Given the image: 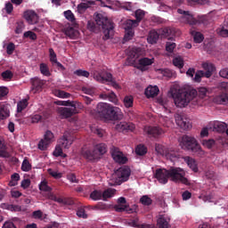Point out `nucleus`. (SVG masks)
Returning a JSON list of instances; mask_svg holds the SVG:
<instances>
[{
	"label": "nucleus",
	"instance_id": "1",
	"mask_svg": "<svg viewBox=\"0 0 228 228\" xmlns=\"http://www.w3.org/2000/svg\"><path fill=\"white\" fill-rule=\"evenodd\" d=\"M96 111L99 117L103 120L113 121L122 120V118H124V114L122 113V110H120V108L108 103H98Z\"/></svg>",
	"mask_w": 228,
	"mask_h": 228
},
{
	"label": "nucleus",
	"instance_id": "2",
	"mask_svg": "<svg viewBox=\"0 0 228 228\" xmlns=\"http://www.w3.org/2000/svg\"><path fill=\"white\" fill-rule=\"evenodd\" d=\"M180 146L182 147V149H183V151H189L199 158H202V156H204L205 154L204 151L200 147V144H199V142H197V139L190 135H183L182 137Z\"/></svg>",
	"mask_w": 228,
	"mask_h": 228
},
{
	"label": "nucleus",
	"instance_id": "3",
	"mask_svg": "<svg viewBox=\"0 0 228 228\" xmlns=\"http://www.w3.org/2000/svg\"><path fill=\"white\" fill-rule=\"evenodd\" d=\"M175 99V104L177 108H186L191 101L197 100V90L194 88L188 89L182 93H178L173 95Z\"/></svg>",
	"mask_w": 228,
	"mask_h": 228
},
{
	"label": "nucleus",
	"instance_id": "4",
	"mask_svg": "<svg viewBox=\"0 0 228 228\" xmlns=\"http://www.w3.org/2000/svg\"><path fill=\"white\" fill-rule=\"evenodd\" d=\"M94 19L97 26H101L102 29H103V35L106 40L111 38L114 33L113 29H115V26L113 25L111 20H110L108 17L104 16V14L102 13H97Z\"/></svg>",
	"mask_w": 228,
	"mask_h": 228
},
{
	"label": "nucleus",
	"instance_id": "5",
	"mask_svg": "<svg viewBox=\"0 0 228 228\" xmlns=\"http://www.w3.org/2000/svg\"><path fill=\"white\" fill-rule=\"evenodd\" d=\"M169 179L173 183H181L186 186L190 185V181L186 178V171L181 167H171L169 168Z\"/></svg>",
	"mask_w": 228,
	"mask_h": 228
},
{
	"label": "nucleus",
	"instance_id": "6",
	"mask_svg": "<svg viewBox=\"0 0 228 228\" xmlns=\"http://www.w3.org/2000/svg\"><path fill=\"white\" fill-rule=\"evenodd\" d=\"M94 79L98 83H110L111 86L116 90L120 89V86L113 79V75L108 71H94L93 74Z\"/></svg>",
	"mask_w": 228,
	"mask_h": 228
},
{
	"label": "nucleus",
	"instance_id": "7",
	"mask_svg": "<svg viewBox=\"0 0 228 228\" xmlns=\"http://www.w3.org/2000/svg\"><path fill=\"white\" fill-rule=\"evenodd\" d=\"M116 182L115 183H110V186H115L121 184L122 183H126V181H129V177L131 175V169L129 167L124 166L122 167H119L118 171L116 172Z\"/></svg>",
	"mask_w": 228,
	"mask_h": 228
},
{
	"label": "nucleus",
	"instance_id": "8",
	"mask_svg": "<svg viewBox=\"0 0 228 228\" xmlns=\"http://www.w3.org/2000/svg\"><path fill=\"white\" fill-rule=\"evenodd\" d=\"M142 54V48H130L127 51V58L125 62V65L127 67H136V60L140 58V55Z\"/></svg>",
	"mask_w": 228,
	"mask_h": 228
},
{
	"label": "nucleus",
	"instance_id": "9",
	"mask_svg": "<svg viewBox=\"0 0 228 228\" xmlns=\"http://www.w3.org/2000/svg\"><path fill=\"white\" fill-rule=\"evenodd\" d=\"M153 175L160 184H167L170 179L169 169L167 168H157Z\"/></svg>",
	"mask_w": 228,
	"mask_h": 228
},
{
	"label": "nucleus",
	"instance_id": "10",
	"mask_svg": "<svg viewBox=\"0 0 228 228\" xmlns=\"http://www.w3.org/2000/svg\"><path fill=\"white\" fill-rule=\"evenodd\" d=\"M81 156L87 161H95L99 159V153L94 148L83 147L81 150Z\"/></svg>",
	"mask_w": 228,
	"mask_h": 228
},
{
	"label": "nucleus",
	"instance_id": "11",
	"mask_svg": "<svg viewBox=\"0 0 228 228\" xmlns=\"http://www.w3.org/2000/svg\"><path fill=\"white\" fill-rule=\"evenodd\" d=\"M53 140H54V134H53L51 130L46 131L44 139H42L38 143V149L40 151H45L47 147L53 143Z\"/></svg>",
	"mask_w": 228,
	"mask_h": 228
},
{
	"label": "nucleus",
	"instance_id": "12",
	"mask_svg": "<svg viewBox=\"0 0 228 228\" xmlns=\"http://www.w3.org/2000/svg\"><path fill=\"white\" fill-rule=\"evenodd\" d=\"M110 153L116 163H119L121 165H126V163H127V158L124 156V153H122L118 148L113 146L110 149Z\"/></svg>",
	"mask_w": 228,
	"mask_h": 228
},
{
	"label": "nucleus",
	"instance_id": "13",
	"mask_svg": "<svg viewBox=\"0 0 228 228\" xmlns=\"http://www.w3.org/2000/svg\"><path fill=\"white\" fill-rule=\"evenodd\" d=\"M58 113L62 118H70L72 115L77 113V109L76 108V105H71L69 108L61 107L58 109Z\"/></svg>",
	"mask_w": 228,
	"mask_h": 228
},
{
	"label": "nucleus",
	"instance_id": "14",
	"mask_svg": "<svg viewBox=\"0 0 228 228\" xmlns=\"http://www.w3.org/2000/svg\"><path fill=\"white\" fill-rule=\"evenodd\" d=\"M175 122L177 126H179V127L184 129L185 131H188V129H191V122L190 121V118L184 116L177 115L175 117Z\"/></svg>",
	"mask_w": 228,
	"mask_h": 228
},
{
	"label": "nucleus",
	"instance_id": "15",
	"mask_svg": "<svg viewBox=\"0 0 228 228\" xmlns=\"http://www.w3.org/2000/svg\"><path fill=\"white\" fill-rule=\"evenodd\" d=\"M74 142V139L69 134H64L58 141V145L62 149H70V145Z\"/></svg>",
	"mask_w": 228,
	"mask_h": 228
},
{
	"label": "nucleus",
	"instance_id": "16",
	"mask_svg": "<svg viewBox=\"0 0 228 228\" xmlns=\"http://www.w3.org/2000/svg\"><path fill=\"white\" fill-rule=\"evenodd\" d=\"M23 17L27 20L28 24L33 25L38 22V14L35 11L28 10L24 12Z\"/></svg>",
	"mask_w": 228,
	"mask_h": 228
},
{
	"label": "nucleus",
	"instance_id": "17",
	"mask_svg": "<svg viewBox=\"0 0 228 228\" xmlns=\"http://www.w3.org/2000/svg\"><path fill=\"white\" fill-rule=\"evenodd\" d=\"M144 133H146L148 136L158 138V136H161L165 132L159 126H145Z\"/></svg>",
	"mask_w": 228,
	"mask_h": 228
},
{
	"label": "nucleus",
	"instance_id": "18",
	"mask_svg": "<svg viewBox=\"0 0 228 228\" xmlns=\"http://www.w3.org/2000/svg\"><path fill=\"white\" fill-rule=\"evenodd\" d=\"M100 98L104 99L105 101H110V102H113V104L118 105V98L113 91L100 94Z\"/></svg>",
	"mask_w": 228,
	"mask_h": 228
},
{
	"label": "nucleus",
	"instance_id": "19",
	"mask_svg": "<svg viewBox=\"0 0 228 228\" xmlns=\"http://www.w3.org/2000/svg\"><path fill=\"white\" fill-rule=\"evenodd\" d=\"M64 35H66V37H69V38H71V40H76V38L79 37V31L74 28V27H67L66 28H64Z\"/></svg>",
	"mask_w": 228,
	"mask_h": 228
},
{
	"label": "nucleus",
	"instance_id": "20",
	"mask_svg": "<svg viewBox=\"0 0 228 228\" xmlns=\"http://www.w3.org/2000/svg\"><path fill=\"white\" fill-rule=\"evenodd\" d=\"M154 63V58L149 59L147 57H143L139 59V66H135L138 70H143V67H149V65H152Z\"/></svg>",
	"mask_w": 228,
	"mask_h": 228
},
{
	"label": "nucleus",
	"instance_id": "21",
	"mask_svg": "<svg viewBox=\"0 0 228 228\" xmlns=\"http://www.w3.org/2000/svg\"><path fill=\"white\" fill-rule=\"evenodd\" d=\"M117 129L122 131L123 133L126 131H134V124L121 122L117 125Z\"/></svg>",
	"mask_w": 228,
	"mask_h": 228
},
{
	"label": "nucleus",
	"instance_id": "22",
	"mask_svg": "<svg viewBox=\"0 0 228 228\" xmlns=\"http://www.w3.org/2000/svg\"><path fill=\"white\" fill-rule=\"evenodd\" d=\"M202 68L205 70L204 71L205 77H211V76H213V72L215 70V65L205 62L202 64Z\"/></svg>",
	"mask_w": 228,
	"mask_h": 228
},
{
	"label": "nucleus",
	"instance_id": "23",
	"mask_svg": "<svg viewBox=\"0 0 228 228\" xmlns=\"http://www.w3.org/2000/svg\"><path fill=\"white\" fill-rule=\"evenodd\" d=\"M158 94H159V88L157 86H150L145 90V95L148 97V99L151 97H156Z\"/></svg>",
	"mask_w": 228,
	"mask_h": 228
},
{
	"label": "nucleus",
	"instance_id": "24",
	"mask_svg": "<svg viewBox=\"0 0 228 228\" xmlns=\"http://www.w3.org/2000/svg\"><path fill=\"white\" fill-rule=\"evenodd\" d=\"M177 12L178 13H180V15H183L188 24H191V25L196 24L195 20L193 19V16L190 14V12L183 11V9H178Z\"/></svg>",
	"mask_w": 228,
	"mask_h": 228
},
{
	"label": "nucleus",
	"instance_id": "25",
	"mask_svg": "<svg viewBox=\"0 0 228 228\" xmlns=\"http://www.w3.org/2000/svg\"><path fill=\"white\" fill-rule=\"evenodd\" d=\"M213 129L216 133H224L227 129V124L222 121H214Z\"/></svg>",
	"mask_w": 228,
	"mask_h": 228
},
{
	"label": "nucleus",
	"instance_id": "26",
	"mask_svg": "<svg viewBox=\"0 0 228 228\" xmlns=\"http://www.w3.org/2000/svg\"><path fill=\"white\" fill-rule=\"evenodd\" d=\"M32 90L35 92H38V90H42V86H44V80L35 77L31 79Z\"/></svg>",
	"mask_w": 228,
	"mask_h": 228
},
{
	"label": "nucleus",
	"instance_id": "27",
	"mask_svg": "<svg viewBox=\"0 0 228 228\" xmlns=\"http://www.w3.org/2000/svg\"><path fill=\"white\" fill-rule=\"evenodd\" d=\"M10 117V109H8V105L0 104V120H4Z\"/></svg>",
	"mask_w": 228,
	"mask_h": 228
},
{
	"label": "nucleus",
	"instance_id": "28",
	"mask_svg": "<svg viewBox=\"0 0 228 228\" xmlns=\"http://www.w3.org/2000/svg\"><path fill=\"white\" fill-rule=\"evenodd\" d=\"M184 161L187 163L188 167L191 168L193 172H199V167H197V161L191 157H184Z\"/></svg>",
	"mask_w": 228,
	"mask_h": 228
},
{
	"label": "nucleus",
	"instance_id": "29",
	"mask_svg": "<svg viewBox=\"0 0 228 228\" xmlns=\"http://www.w3.org/2000/svg\"><path fill=\"white\" fill-rule=\"evenodd\" d=\"M168 222H170V218H167L165 216H161L158 219L157 224L159 228H170Z\"/></svg>",
	"mask_w": 228,
	"mask_h": 228
},
{
	"label": "nucleus",
	"instance_id": "30",
	"mask_svg": "<svg viewBox=\"0 0 228 228\" xmlns=\"http://www.w3.org/2000/svg\"><path fill=\"white\" fill-rule=\"evenodd\" d=\"M114 208L117 213H124V211L128 214L133 213V208H129V205L118 204L114 207Z\"/></svg>",
	"mask_w": 228,
	"mask_h": 228
},
{
	"label": "nucleus",
	"instance_id": "31",
	"mask_svg": "<svg viewBox=\"0 0 228 228\" xmlns=\"http://www.w3.org/2000/svg\"><path fill=\"white\" fill-rule=\"evenodd\" d=\"M94 151L98 153V158L108 152V146L105 143H99L94 147Z\"/></svg>",
	"mask_w": 228,
	"mask_h": 228
},
{
	"label": "nucleus",
	"instance_id": "32",
	"mask_svg": "<svg viewBox=\"0 0 228 228\" xmlns=\"http://www.w3.org/2000/svg\"><path fill=\"white\" fill-rule=\"evenodd\" d=\"M159 40V34L156 30H151L148 36V42L150 44H156Z\"/></svg>",
	"mask_w": 228,
	"mask_h": 228
},
{
	"label": "nucleus",
	"instance_id": "33",
	"mask_svg": "<svg viewBox=\"0 0 228 228\" xmlns=\"http://www.w3.org/2000/svg\"><path fill=\"white\" fill-rule=\"evenodd\" d=\"M39 70L43 76L46 77H51V71L49 70V66L45 63H41L39 65Z\"/></svg>",
	"mask_w": 228,
	"mask_h": 228
},
{
	"label": "nucleus",
	"instance_id": "34",
	"mask_svg": "<svg viewBox=\"0 0 228 228\" xmlns=\"http://www.w3.org/2000/svg\"><path fill=\"white\" fill-rule=\"evenodd\" d=\"M191 35L193 37V40L196 44H201L204 41V35L200 32L191 31Z\"/></svg>",
	"mask_w": 228,
	"mask_h": 228
},
{
	"label": "nucleus",
	"instance_id": "35",
	"mask_svg": "<svg viewBox=\"0 0 228 228\" xmlns=\"http://www.w3.org/2000/svg\"><path fill=\"white\" fill-rule=\"evenodd\" d=\"M19 181H20V175H19L18 173L12 174L11 175L9 186H17V184H19Z\"/></svg>",
	"mask_w": 228,
	"mask_h": 228
},
{
	"label": "nucleus",
	"instance_id": "36",
	"mask_svg": "<svg viewBox=\"0 0 228 228\" xmlns=\"http://www.w3.org/2000/svg\"><path fill=\"white\" fill-rule=\"evenodd\" d=\"M90 199L92 200H101L102 199V191L101 190H94L90 193Z\"/></svg>",
	"mask_w": 228,
	"mask_h": 228
},
{
	"label": "nucleus",
	"instance_id": "37",
	"mask_svg": "<svg viewBox=\"0 0 228 228\" xmlns=\"http://www.w3.org/2000/svg\"><path fill=\"white\" fill-rule=\"evenodd\" d=\"M116 191L117 190L115 189H107L103 192L102 191V198L103 199V200H106V199H110V197H113V195H115Z\"/></svg>",
	"mask_w": 228,
	"mask_h": 228
},
{
	"label": "nucleus",
	"instance_id": "38",
	"mask_svg": "<svg viewBox=\"0 0 228 228\" xmlns=\"http://www.w3.org/2000/svg\"><path fill=\"white\" fill-rule=\"evenodd\" d=\"M167 159H169V161H177V159L179 158V153L175 151H168L166 153Z\"/></svg>",
	"mask_w": 228,
	"mask_h": 228
},
{
	"label": "nucleus",
	"instance_id": "39",
	"mask_svg": "<svg viewBox=\"0 0 228 228\" xmlns=\"http://www.w3.org/2000/svg\"><path fill=\"white\" fill-rule=\"evenodd\" d=\"M202 77H206V75L204 74V71L198 70L195 73L194 77H192L194 83H200L202 81Z\"/></svg>",
	"mask_w": 228,
	"mask_h": 228
},
{
	"label": "nucleus",
	"instance_id": "40",
	"mask_svg": "<svg viewBox=\"0 0 228 228\" xmlns=\"http://www.w3.org/2000/svg\"><path fill=\"white\" fill-rule=\"evenodd\" d=\"M28 108V100H22L17 104V111L18 113H22L23 110Z\"/></svg>",
	"mask_w": 228,
	"mask_h": 228
},
{
	"label": "nucleus",
	"instance_id": "41",
	"mask_svg": "<svg viewBox=\"0 0 228 228\" xmlns=\"http://www.w3.org/2000/svg\"><path fill=\"white\" fill-rule=\"evenodd\" d=\"M139 22L135 20H127L125 29H133V28H137L139 26Z\"/></svg>",
	"mask_w": 228,
	"mask_h": 228
},
{
	"label": "nucleus",
	"instance_id": "42",
	"mask_svg": "<svg viewBox=\"0 0 228 228\" xmlns=\"http://www.w3.org/2000/svg\"><path fill=\"white\" fill-rule=\"evenodd\" d=\"M123 102L126 108H133V102H134V99L133 96H125Z\"/></svg>",
	"mask_w": 228,
	"mask_h": 228
},
{
	"label": "nucleus",
	"instance_id": "43",
	"mask_svg": "<svg viewBox=\"0 0 228 228\" xmlns=\"http://www.w3.org/2000/svg\"><path fill=\"white\" fill-rule=\"evenodd\" d=\"M54 94L56 97H60L61 99H69L71 95L69 93L61 90H56Z\"/></svg>",
	"mask_w": 228,
	"mask_h": 228
},
{
	"label": "nucleus",
	"instance_id": "44",
	"mask_svg": "<svg viewBox=\"0 0 228 228\" xmlns=\"http://www.w3.org/2000/svg\"><path fill=\"white\" fill-rule=\"evenodd\" d=\"M173 64L175 67H177V69H183V67H184V61L181 57H175L173 59Z\"/></svg>",
	"mask_w": 228,
	"mask_h": 228
},
{
	"label": "nucleus",
	"instance_id": "45",
	"mask_svg": "<svg viewBox=\"0 0 228 228\" xmlns=\"http://www.w3.org/2000/svg\"><path fill=\"white\" fill-rule=\"evenodd\" d=\"M135 152L138 156H145V154H147V148L142 144H139L135 148Z\"/></svg>",
	"mask_w": 228,
	"mask_h": 228
},
{
	"label": "nucleus",
	"instance_id": "46",
	"mask_svg": "<svg viewBox=\"0 0 228 228\" xmlns=\"http://www.w3.org/2000/svg\"><path fill=\"white\" fill-rule=\"evenodd\" d=\"M39 190H40V191H48V192L53 191V188H51L50 186H48L46 181H42V182L40 183V184H39Z\"/></svg>",
	"mask_w": 228,
	"mask_h": 228
},
{
	"label": "nucleus",
	"instance_id": "47",
	"mask_svg": "<svg viewBox=\"0 0 228 228\" xmlns=\"http://www.w3.org/2000/svg\"><path fill=\"white\" fill-rule=\"evenodd\" d=\"M64 17L65 19H67V20H69V22H76V17L74 16V13L70 10L64 12Z\"/></svg>",
	"mask_w": 228,
	"mask_h": 228
},
{
	"label": "nucleus",
	"instance_id": "48",
	"mask_svg": "<svg viewBox=\"0 0 228 228\" xmlns=\"http://www.w3.org/2000/svg\"><path fill=\"white\" fill-rule=\"evenodd\" d=\"M145 17V12L142 11V9H138L135 11V20L140 24L142 22V20Z\"/></svg>",
	"mask_w": 228,
	"mask_h": 228
},
{
	"label": "nucleus",
	"instance_id": "49",
	"mask_svg": "<svg viewBox=\"0 0 228 228\" xmlns=\"http://www.w3.org/2000/svg\"><path fill=\"white\" fill-rule=\"evenodd\" d=\"M75 76H78V77H90V72L83 69H77L74 71Z\"/></svg>",
	"mask_w": 228,
	"mask_h": 228
},
{
	"label": "nucleus",
	"instance_id": "50",
	"mask_svg": "<svg viewBox=\"0 0 228 228\" xmlns=\"http://www.w3.org/2000/svg\"><path fill=\"white\" fill-rule=\"evenodd\" d=\"M133 37H134V30L126 29V34L124 37L125 42H129V40H133Z\"/></svg>",
	"mask_w": 228,
	"mask_h": 228
},
{
	"label": "nucleus",
	"instance_id": "51",
	"mask_svg": "<svg viewBox=\"0 0 228 228\" xmlns=\"http://www.w3.org/2000/svg\"><path fill=\"white\" fill-rule=\"evenodd\" d=\"M217 101L220 104H228V94L224 93V94H221L218 97H217Z\"/></svg>",
	"mask_w": 228,
	"mask_h": 228
},
{
	"label": "nucleus",
	"instance_id": "52",
	"mask_svg": "<svg viewBox=\"0 0 228 228\" xmlns=\"http://www.w3.org/2000/svg\"><path fill=\"white\" fill-rule=\"evenodd\" d=\"M128 225H130V227H140V218L138 216H135L132 219L129 220L128 222Z\"/></svg>",
	"mask_w": 228,
	"mask_h": 228
},
{
	"label": "nucleus",
	"instance_id": "53",
	"mask_svg": "<svg viewBox=\"0 0 228 228\" xmlns=\"http://www.w3.org/2000/svg\"><path fill=\"white\" fill-rule=\"evenodd\" d=\"M21 170L22 172H29L31 170V164L29 163V160L24 159L21 164Z\"/></svg>",
	"mask_w": 228,
	"mask_h": 228
},
{
	"label": "nucleus",
	"instance_id": "54",
	"mask_svg": "<svg viewBox=\"0 0 228 228\" xmlns=\"http://www.w3.org/2000/svg\"><path fill=\"white\" fill-rule=\"evenodd\" d=\"M140 202L143 206H151V204H152V200L149 198V196L144 195L140 199Z\"/></svg>",
	"mask_w": 228,
	"mask_h": 228
},
{
	"label": "nucleus",
	"instance_id": "55",
	"mask_svg": "<svg viewBox=\"0 0 228 228\" xmlns=\"http://www.w3.org/2000/svg\"><path fill=\"white\" fill-rule=\"evenodd\" d=\"M49 57H50V61L52 63H57L58 58L56 56V53L54 52V49L49 48Z\"/></svg>",
	"mask_w": 228,
	"mask_h": 228
},
{
	"label": "nucleus",
	"instance_id": "56",
	"mask_svg": "<svg viewBox=\"0 0 228 228\" xmlns=\"http://www.w3.org/2000/svg\"><path fill=\"white\" fill-rule=\"evenodd\" d=\"M216 32L220 37H223L224 38L228 37V29L224 27L217 28Z\"/></svg>",
	"mask_w": 228,
	"mask_h": 228
},
{
	"label": "nucleus",
	"instance_id": "57",
	"mask_svg": "<svg viewBox=\"0 0 228 228\" xmlns=\"http://www.w3.org/2000/svg\"><path fill=\"white\" fill-rule=\"evenodd\" d=\"M175 43L169 41L166 43V51L167 53H174V50L175 49Z\"/></svg>",
	"mask_w": 228,
	"mask_h": 228
},
{
	"label": "nucleus",
	"instance_id": "58",
	"mask_svg": "<svg viewBox=\"0 0 228 228\" xmlns=\"http://www.w3.org/2000/svg\"><path fill=\"white\" fill-rule=\"evenodd\" d=\"M24 38H30V40H37L35 32L28 30L23 34Z\"/></svg>",
	"mask_w": 228,
	"mask_h": 228
},
{
	"label": "nucleus",
	"instance_id": "59",
	"mask_svg": "<svg viewBox=\"0 0 228 228\" xmlns=\"http://www.w3.org/2000/svg\"><path fill=\"white\" fill-rule=\"evenodd\" d=\"M88 8H90V4H86V3H80L77 5V11L82 13V12H86V10H88Z\"/></svg>",
	"mask_w": 228,
	"mask_h": 228
},
{
	"label": "nucleus",
	"instance_id": "60",
	"mask_svg": "<svg viewBox=\"0 0 228 228\" xmlns=\"http://www.w3.org/2000/svg\"><path fill=\"white\" fill-rule=\"evenodd\" d=\"M204 147H207V149H213L215 146V140L209 139V140H204L203 141Z\"/></svg>",
	"mask_w": 228,
	"mask_h": 228
},
{
	"label": "nucleus",
	"instance_id": "61",
	"mask_svg": "<svg viewBox=\"0 0 228 228\" xmlns=\"http://www.w3.org/2000/svg\"><path fill=\"white\" fill-rule=\"evenodd\" d=\"M63 148L60 146L59 144L55 147V150L53 151V156L55 158H60L62 155Z\"/></svg>",
	"mask_w": 228,
	"mask_h": 228
},
{
	"label": "nucleus",
	"instance_id": "62",
	"mask_svg": "<svg viewBox=\"0 0 228 228\" xmlns=\"http://www.w3.org/2000/svg\"><path fill=\"white\" fill-rule=\"evenodd\" d=\"M9 90L7 87L0 86V101H3V97H6L9 94Z\"/></svg>",
	"mask_w": 228,
	"mask_h": 228
},
{
	"label": "nucleus",
	"instance_id": "63",
	"mask_svg": "<svg viewBox=\"0 0 228 228\" xmlns=\"http://www.w3.org/2000/svg\"><path fill=\"white\" fill-rule=\"evenodd\" d=\"M162 76L164 77H174V71H172L171 69H163L162 72H161Z\"/></svg>",
	"mask_w": 228,
	"mask_h": 228
},
{
	"label": "nucleus",
	"instance_id": "64",
	"mask_svg": "<svg viewBox=\"0 0 228 228\" xmlns=\"http://www.w3.org/2000/svg\"><path fill=\"white\" fill-rule=\"evenodd\" d=\"M217 88H219L221 92H228V82L219 83Z\"/></svg>",
	"mask_w": 228,
	"mask_h": 228
}]
</instances>
